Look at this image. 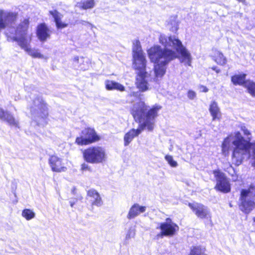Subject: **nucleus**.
<instances>
[{"label": "nucleus", "instance_id": "c756f323", "mask_svg": "<svg viewBox=\"0 0 255 255\" xmlns=\"http://www.w3.org/2000/svg\"><path fill=\"white\" fill-rule=\"evenodd\" d=\"M135 235V229L132 227L130 228L126 234V243H128L127 241L128 240H129L131 238H134Z\"/></svg>", "mask_w": 255, "mask_h": 255}, {"label": "nucleus", "instance_id": "412c9836", "mask_svg": "<svg viewBox=\"0 0 255 255\" xmlns=\"http://www.w3.org/2000/svg\"><path fill=\"white\" fill-rule=\"evenodd\" d=\"M105 86L106 89L108 90H117L121 92L125 90V88L123 85L112 80H106L105 81Z\"/></svg>", "mask_w": 255, "mask_h": 255}, {"label": "nucleus", "instance_id": "e433bc0d", "mask_svg": "<svg viewBox=\"0 0 255 255\" xmlns=\"http://www.w3.org/2000/svg\"><path fill=\"white\" fill-rule=\"evenodd\" d=\"M89 169V167L88 164L84 163L82 165L81 169L82 170H88Z\"/></svg>", "mask_w": 255, "mask_h": 255}, {"label": "nucleus", "instance_id": "bb28decb", "mask_svg": "<svg viewBox=\"0 0 255 255\" xmlns=\"http://www.w3.org/2000/svg\"><path fill=\"white\" fill-rule=\"evenodd\" d=\"M22 216L27 220H30L35 216V213L29 209H25L22 211Z\"/></svg>", "mask_w": 255, "mask_h": 255}, {"label": "nucleus", "instance_id": "cd10ccee", "mask_svg": "<svg viewBox=\"0 0 255 255\" xmlns=\"http://www.w3.org/2000/svg\"><path fill=\"white\" fill-rule=\"evenodd\" d=\"M215 61L219 64L221 65H225L227 63V59L224 56L223 53L218 51L217 52V56L215 58Z\"/></svg>", "mask_w": 255, "mask_h": 255}, {"label": "nucleus", "instance_id": "a211bd4d", "mask_svg": "<svg viewBox=\"0 0 255 255\" xmlns=\"http://www.w3.org/2000/svg\"><path fill=\"white\" fill-rule=\"evenodd\" d=\"M36 34L41 41H44L50 37V31L45 23H41L37 26Z\"/></svg>", "mask_w": 255, "mask_h": 255}, {"label": "nucleus", "instance_id": "72a5a7b5", "mask_svg": "<svg viewBox=\"0 0 255 255\" xmlns=\"http://www.w3.org/2000/svg\"><path fill=\"white\" fill-rule=\"evenodd\" d=\"M6 112L2 108H0V120L2 121L5 115L6 114Z\"/></svg>", "mask_w": 255, "mask_h": 255}, {"label": "nucleus", "instance_id": "ddd939ff", "mask_svg": "<svg viewBox=\"0 0 255 255\" xmlns=\"http://www.w3.org/2000/svg\"><path fill=\"white\" fill-rule=\"evenodd\" d=\"M159 228L161 231L162 236H173L179 229L178 226L170 218H167L165 222L161 223Z\"/></svg>", "mask_w": 255, "mask_h": 255}, {"label": "nucleus", "instance_id": "c9c22d12", "mask_svg": "<svg viewBox=\"0 0 255 255\" xmlns=\"http://www.w3.org/2000/svg\"><path fill=\"white\" fill-rule=\"evenodd\" d=\"M74 61L77 63H79V61H80V62H84L83 58L82 57L80 59L78 56L75 57L74 58Z\"/></svg>", "mask_w": 255, "mask_h": 255}, {"label": "nucleus", "instance_id": "7c9ffc66", "mask_svg": "<svg viewBox=\"0 0 255 255\" xmlns=\"http://www.w3.org/2000/svg\"><path fill=\"white\" fill-rule=\"evenodd\" d=\"M165 159L171 167H176L177 166V162L173 159V157L172 156L169 155H166L165 156Z\"/></svg>", "mask_w": 255, "mask_h": 255}, {"label": "nucleus", "instance_id": "6e6552de", "mask_svg": "<svg viewBox=\"0 0 255 255\" xmlns=\"http://www.w3.org/2000/svg\"><path fill=\"white\" fill-rule=\"evenodd\" d=\"M85 160L90 163H100L106 158L105 150L101 146L90 147L83 152Z\"/></svg>", "mask_w": 255, "mask_h": 255}, {"label": "nucleus", "instance_id": "f704fd0d", "mask_svg": "<svg viewBox=\"0 0 255 255\" xmlns=\"http://www.w3.org/2000/svg\"><path fill=\"white\" fill-rule=\"evenodd\" d=\"M79 23H80V24H82L83 25H85L86 24H89V25L91 27V28H92L94 26V25L93 24H92L91 23L88 22H87L86 21H84V20H80L78 22Z\"/></svg>", "mask_w": 255, "mask_h": 255}, {"label": "nucleus", "instance_id": "4c0bfd02", "mask_svg": "<svg viewBox=\"0 0 255 255\" xmlns=\"http://www.w3.org/2000/svg\"><path fill=\"white\" fill-rule=\"evenodd\" d=\"M212 69L215 71L217 73H219L220 72V70L218 69L216 67H213Z\"/></svg>", "mask_w": 255, "mask_h": 255}, {"label": "nucleus", "instance_id": "f03ea898", "mask_svg": "<svg viewBox=\"0 0 255 255\" xmlns=\"http://www.w3.org/2000/svg\"><path fill=\"white\" fill-rule=\"evenodd\" d=\"M160 106H154L147 112V107L144 102L140 101L134 104L131 114L135 120L138 121V128L130 130L124 136V145L128 146L134 137L138 136L145 128L149 131L154 128L155 119L157 116V112L161 109Z\"/></svg>", "mask_w": 255, "mask_h": 255}, {"label": "nucleus", "instance_id": "6ab92c4d", "mask_svg": "<svg viewBox=\"0 0 255 255\" xmlns=\"http://www.w3.org/2000/svg\"><path fill=\"white\" fill-rule=\"evenodd\" d=\"M209 112L212 117V120H220L221 118V112L218 104L215 101H212L210 105Z\"/></svg>", "mask_w": 255, "mask_h": 255}, {"label": "nucleus", "instance_id": "5701e85b", "mask_svg": "<svg viewBox=\"0 0 255 255\" xmlns=\"http://www.w3.org/2000/svg\"><path fill=\"white\" fill-rule=\"evenodd\" d=\"M233 144V140L232 136L230 135L226 137L222 145V150L224 154L226 155L228 153L229 150L231 148Z\"/></svg>", "mask_w": 255, "mask_h": 255}, {"label": "nucleus", "instance_id": "9d476101", "mask_svg": "<svg viewBox=\"0 0 255 255\" xmlns=\"http://www.w3.org/2000/svg\"><path fill=\"white\" fill-rule=\"evenodd\" d=\"M213 174L217 182L215 188L223 193L229 192L231 191V184L225 173L216 170L213 171Z\"/></svg>", "mask_w": 255, "mask_h": 255}, {"label": "nucleus", "instance_id": "58836bf2", "mask_svg": "<svg viewBox=\"0 0 255 255\" xmlns=\"http://www.w3.org/2000/svg\"><path fill=\"white\" fill-rule=\"evenodd\" d=\"M202 88L203 89L202 91L203 92L206 93L208 91V89L205 87V86H202Z\"/></svg>", "mask_w": 255, "mask_h": 255}, {"label": "nucleus", "instance_id": "dca6fc26", "mask_svg": "<svg viewBox=\"0 0 255 255\" xmlns=\"http://www.w3.org/2000/svg\"><path fill=\"white\" fill-rule=\"evenodd\" d=\"M88 199L89 200L92 206L101 207L103 204L102 199L100 194L94 189H89L87 191Z\"/></svg>", "mask_w": 255, "mask_h": 255}, {"label": "nucleus", "instance_id": "9b49d317", "mask_svg": "<svg viewBox=\"0 0 255 255\" xmlns=\"http://www.w3.org/2000/svg\"><path fill=\"white\" fill-rule=\"evenodd\" d=\"M151 78L146 71L137 72L136 76L135 85L139 91L144 92L149 89V81Z\"/></svg>", "mask_w": 255, "mask_h": 255}, {"label": "nucleus", "instance_id": "f3484780", "mask_svg": "<svg viewBox=\"0 0 255 255\" xmlns=\"http://www.w3.org/2000/svg\"><path fill=\"white\" fill-rule=\"evenodd\" d=\"M146 209V206H141L139 204L134 203L129 208L127 218L128 220L134 219L141 213H144Z\"/></svg>", "mask_w": 255, "mask_h": 255}, {"label": "nucleus", "instance_id": "423d86ee", "mask_svg": "<svg viewBox=\"0 0 255 255\" xmlns=\"http://www.w3.org/2000/svg\"><path fill=\"white\" fill-rule=\"evenodd\" d=\"M240 210L245 214L250 213L255 207V183H252L248 189H242L240 198Z\"/></svg>", "mask_w": 255, "mask_h": 255}, {"label": "nucleus", "instance_id": "393cba45", "mask_svg": "<svg viewBox=\"0 0 255 255\" xmlns=\"http://www.w3.org/2000/svg\"><path fill=\"white\" fill-rule=\"evenodd\" d=\"M77 6L83 9H91L95 6L94 0H87L77 4Z\"/></svg>", "mask_w": 255, "mask_h": 255}, {"label": "nucleus", "instance_id": "39448f33", "mask_svg": "<svg viewBox=\"0 0 255 255\" xmlns=\"http://www.w3.org/2000/svg\"><path fill=\"white\" fill-rule=\"evenodd\" d=\"M30 111L33 120L38 126L44 127L47 124V108L40 96H37L33 100Z\"/></svg>", "mask_w": 255, "mask_h": 255}, {"label": "nucleus", "instance_id": "4be33fe9", "mask_svg": "<svg viewBox=\"0 0 255 255\" xmlns=\"http://www.w3.org/2000/svg\"><path fill=\"white\" fill-rule=\"evenodd\" d=\"M2 121L6 122L9 126L16 128H19V121L9 112H6V114Z\"/></svg>", "mask_w": 255, "mask_h": 255}, {"label": "nucleus", "instance_id": "1a4fd4ad", "mask_svg": "<svg viewBox=\"0 0 255 255\" xmlns=\"http://www.w3.org/2000/svg\"><path fill=\"white\" fill-rule=\"evenodd\" d=\"M100 139L99 136L97 134L95 129L93 128H87L83 129L81 135L76 139V143L78 145H87Z\"/></svg>", "mask_w": 255, "mask_h": 255}, {"label": "nucleus", "instance_id": "0eeeda50", "mask_svg": "<svg viewBox=\"0 0 255 255\" xmlns=\"http://www.w3.org/2000/svg\"><path fill=\"white\" fill-rule=\"evenodd\" d=\"M132 57L133 68L137 72L145 71L146 60L138 40L133 43Z\"/></svg>", "mask_w": 255, "mask_h": 255}, {"label": "nucleus", "instance_id": "b1692460", "mask_svg": "<svg viewBox=\"0 0 255 255\" xmlns=\"http://www.w3.org/2000/svg\"><path fill=\"white\" fill-rule=\"evenodd\" d=\"M246 76V74L234 75L231 78V81L234 85H243L245 87V83L247 81L245 80Z\"/></svg>", "mask_w": 255, "mask_h": 255}, {"label": "nucleus", "instance_id": "f257e3e1", "mask_svg": "<svg viewBox=\"0 0 255 255\" xmlns=\"http://www.w3.org/2000/svg\"><path fill=\"white\" fill-rule=\"evenodd\" d=\"M159 40L160 43L164 47V48L159 45H154L147 51L151 61L155 63L154 74L157 78L162 77L166 72V65L177 57L175 52L168 49V47H173L181 55V62L184 63L185 65L191 66V54L179 39L175 36H167L161 34Z\"/></svg>", "mask_w": 255, "mask_h": 255}, {"label": "nucleus", "instance_id": "2f4dec72", "mask_svg": "<svg viewBox=\"0 0 255 255\" xmlns=\"http://www.w3.org/2000/svg\"><path fill=\"white\" fill-rule=\"evenodd\" d=\"M241 129L244 132V134L247 136L248 141L250 142L251 140V137L249 136L251 135V133L250 131L246 128L245 126H242Z\"/></svg>", "mask_w": 255, "mask_h": 255}, {"label": "nucleus", "instance_id": "473e14b6", "mask_svg": "<svg viewBox=\"0 0 255 255\" xmlns=\"http://www.w3.org/2000/svg\"><path fill=\"white\" fill-rule=\"evenodd\" d=\"M187 96L189 99H190L191 100H193L196 97V94L194 91H193L192 90H189L188 92Z\"/></svg>", "mask_w": 255, "mask_h": 255}, {"label": "nucleus", "instance_id": "2eb2a0df", "mask_svg": "<svg viewBox=\"0 0 255 255\" xmlns=\"http://www.w3.org/2000/svg\"><path fill=\"white\" fill-rule=\"evenodd\" d=\"M30 41L31 39H29V40L27 41H25V42L24 41H20L19 42V45H18L31 57L41 59L44 58V56L41 54L38 49H32L29 47Z\"/></svg>", "mask_w": 255, "mask_h": 255}, {"label": "nucleus", "instance_id": "20e7f679", "mask_svg": "<svg viewBox=\"0 0 255 255\" xmlns=\"http://www.w3.org/2000/svg\"><path fill=\"white\" fill-rule=\"evenodd\" d=\"M232 137L235 146L232 155L233 163L239 166L245 158L251 157L252 165L255 166V141L251 142L245 140L239 131L235 132Z\"/></svg>", "mask_w": 255, "mask_h": 255}, {"label": "nucleus", "instance_id": "37998d69", "mask_svg": "<svg viewBox=\"0 0 255 255\" xmlns=\"http://www.w3.org/2000/svg\"><path fill=\"white\" fill-rule=\"evenodd\" d=\"M254 221L255 222V217L254 218Z\"/></svg>", "mask_w": 255, "mask_h": 255}, {"label": "nucleus", "instance_id": "a878e982", "mask_svg": "<svg viewBox=\"0 0 255 255\" xmlns=\"http://www.w3.org/2000/svg\"><path fill=\"white\" fill-rule=\"evenodd\" d=\"M245 87L247 89L248 92L252 97H255V82L247 80L245 83Z\"/></svg>", "mask_w": 255, "mask_h": 255}, {"label": "nucleus", "instance_id": "79ce46f5", "mask_svg": "<svg viewBox=\"0 0 255 255\" xmlns=\"http://www.w3.org/2000/svg\"><path fill=\"white\" fill-rule=\"evenodd\" d=\"M238 1H239V2H244L245 1V0H237Z\"/></svg>", "mask_w": 255, "mask_h": 255}, {"label": "nucleus", "instance_id": "aec40b11", "mask_svg": "<svg viewBox=\"0 0 255 255\" xmlns=\"http://www.w3.org/2000/svg\"><path fill=\"white\" fill-rule=\"evenodd\" d=\"M50 14L54 19V21L58 28H62L67 26V24L63 23L61 21L62 15H61L57 10H51L49 11Z\"/></svg>", "mask_w": 255, "mask_h": 255}, {"label": "nucleus", "instance_id": "c85d7f7f", "mask_svg": "<svg viewBox=\"0 0 255 255\" xmlns=\"http://www.w3.org/2000/svg\"><path fill=\"white\" fill-rule=\"evenodd\" d=\"M204 249L200 247H194L191 249L190 255H204Z\"/></svg>", "mask_w": 255, "mask_h": 255}, {"label": "nucleus", "instance_id": "ea45409f", "mask_svg": "<svg viewBox=\"0 0 255 255\" xmlns=\"http://www.w3.org/2000/svg\"><path fill=\"white\" fill-rule=\"evenodd\" d=\"M75 204V201H70V204L71 207H73Z\"/></svg>", "mask_w": 255, "mask_h": 255}, {"label": "nucleus", "instance_id": "a19ab883", "mask_svg": "<svg viewBox=\"0 0 255 255\" xmlns=\"http://www.w3.org/2000/svg\"><path fill=\"white\" fill-rule=\"evenodd\" d=\"M80 68L81 69L83 70H85L86 69V67L82 66H81Z\"/></svg>", "mask_w": 255, "mask_h": 255}, {"label": "nucleus", "instance_id": "4468645a", "mask_svg": "<svg viewBox=\"0 0 255 255\" xmlns=\"http://www.w3.org/2000/svg\"><path fill=\"white\" fill-rule=\"evenodd\" d=\"M62 159L56 155L50 156L49 159V164L51 170L56 172H65L67 168L62 162Z\"/></svg>", "mask_w": 255, "mask_h": 255}, {"label": "nucleus", "instance_id": "f8f14e48", "mask_svg": "<svg viewBox=\"0 0 255 255\" xmlns=\"http://www.w3.org/2000/svg\"><path fill=\"white\" fill-rule=\"evenodd\" d=\"M188 206L198 218L209 219L211 221V214L206 206L198 203H189Z\"/></svg>", "mask_w": 255, "mask_h": 255}, {"label": "nucleus", "instance_id": "7ed1b4c3", "mask_svg": "<svg viewBox=\"0 0 255 255\" xmlns=\"http://www.w3.org/2000/svg\"><path fill=\"white\" fill-rule=\"evenodd\" d=\"M17 18L16 12L0 10V29L6 28L5 34L8 40L16 41L19 45L20 41H27L31 38L27 36L28 19H24L15 28L14 25Z\"/></svg>", "mask_w": 255, "mask_h": 255}]
</instances>
